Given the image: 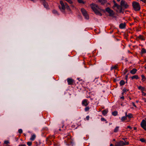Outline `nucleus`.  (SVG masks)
<instances>
[{
    "mask_svg": "<svg viewBox=\"0 0 146 146\" xmlns=\"http://www.w3.org/2000/svg\"><path fill=\"white\" fill-rule=\"evenodd\" d=\"M88 104L89 102H88V100L86 99L84 100L82 102V104L85 106H86Z\"/></svg>",
    "mask_w": 146,
    "mask_h": 146,
    "instance_id": "9",
    "label": "nucleus"
},
{
    "mask_svg": "<svg viewBox=\"0 0 146 146\" xmlns=\"http://www.w3.org/2000/svg\"><path fill=\"white\" fill-rule=\"evenodd\" d=\"M125 116L127 117V112H126L125 113Z\"/></svg>",
    "mask_w": 146,
    "mask_h": 146,
    "instance_id": "53",
    "label": "nucleus"
},
{
    "mask_svg": "<svg viewBox=\"0 0 146 146\" xmlns=\"http://www.w3.org/2000/svg\"><path fill=\"white\" fill-rule=\"evenodd\" d=\"M9 143V142L8 141H5L4 142V144L8 145L7 144Z\"/></svg>",
    "mask_w": 146,
    "mask_h": 146,
    "instance_id": "31",
    "label": "nucleus"
},
{
    "mask_svg": "<svg viewBox=\"0 0 146 146\" xmlns=\"http://www.w3.org/2000/svg\"><path fill=\"white\" fill-rule=\"evenodd\" d=\"M115 139H113V141H115Z\"/></svg>",
    "mask_w": 146,
    "mask_h": 146,
    "instance_id": "59",
    "label": "nucleus"
},
{
    "mask_svg": "<svg viewBox=\"0 0 146 146\" xmlns=\"http://www.w3.org/2000/svg\"><path fill=\"white\" fill-rule=\"evenodd\" d=\"M90 7L92 9H99V7L95 3H92L90 5Z\"/></svg>",
    "mask_w": 146,
    "mask_h": 146,
    "instance_id": "6",
    "label": "nucleus"
},
{
    "mask_svg": "<svg viewBox=\"0 0 146 146\" xmlns=\"http://www.w3.org/2000/svg\"><path fill=\"white\" fill-rule=\"evenodd\" d=\"M146 52V50L144 48H142L141 51V54L145 53Z\"/></svg>",
    "mask_w": 146,
    "mask_h": 146,
    "instance_id": "16",
    "label": "nucleus"
},
{
    "mask_svg": "<svg viewBox=\"0 0 146 146\" xmlns=\"http://www.w3.org/2000/svg\"><path fill=\"white\" fill-rule=\"evenodd\" d=\"M125 26L126 23H121L119 25V27L121 29H123L125 28Z\"/></svg>",
    "mask_w": 146,
    "mask_h": 146,
    "instance_id": "11",
    "label": "nucleus"
},
{
    "mask_svg": "<svg viewBox=\"0 0 146 146\" xmlns=\"http://www.w3.org/2000/svg\"><path fill=\"white\" fill-rule=\"evenodd\" d=\"M138 38L139 39H141L142 40H145V39L144 38L143 36L142 35H140L138 37Z\"/></svg>",
    "mask_w": 146,
    "mask_h": 146,
    "instance_id": "24",
    "label": "nucleus"
},
{
    "mask_svg": "<svg viewBox=\"0 0 146 146\" xmlns=\"http://www.w3.org/2000/svg\"><path fill=\"white\" fill-rule=\"evenodd\" d=\"M112 115L114 116H116L117 114V111H115L113 112L112 113Z\"/></svg>",
    "mask_w": 146,
    "mask_h": 146,
    "instance_id": "19",
    "label": "nucleus"
},
{
    "mask_svg": "<svg viewBox=\"0 0 146 146\" xmlns=\"http://www.w3.org/2000/svg\"><path fill=\"white\" fill-rule=\"evenodd\" d=\"M118 65L117 64L115 65L112 66L111 68V70H112L113 69H116L118 68Z\"/></svg>",
    "mask_w": 146,
    "mask_h": 146,
    "instance_id": "13",
    "label": "nucleus"
},
{
    "mask_svg": "<svg viewBox=\"0 0 146 146\" xmlns=\"http://www.w3.org/2000/svg\"><path fill=\"white\" fill-rule=\"evenodd\" d=\"M133 6L134 9H140L139 4L138 3L135 2L133 3Z\"/></svg>",
    "mask_w": 146,
    "mask_h": 146,
    "instance_id": "2",
    "label": "nucleus"
},
{
    "mask_svg": "<svg viewBox=\"0 0 146 146\" xmlns=\"http://www.w3.org/2000/svg\"><path fill=\"white\" fill-rule=\"evenodd\" d=\"M119 83L121 86H122L124 84L125 82L124 80H121L120 81Z\"/></svg>",
    "mask_w": 146,
    "mask_h": 146,
    "instance_id": "18",
    "label": "nucleus"
},
{
    "mask_svg": "<svg viewBox=\"0 0 146 146\" xmlns=\"http://www.w3.org/2000/svg\"><path fill=\"white\" fill-rule=\"evenodd\" d=\"M141 1H142L143 3H145L146 1V0H140Z\"/></svg>",
    "mask_w": 146,
    "mask_h": 146,
    "instance_id": "49",
    "label": "nucleus"
},
{
    "mask_svg": "<svg viewBox=\"0 0 146 146\" xmlns=\"http://www.w3.org/2000/svg\"><path fill=\"white\" fill-rule=\"evenodd\" d=\"M67 81L68 84L70 85H72L74 82V80L70 78H68Z\"/></svg>",
    "mask_w": 146,
    "mask_h": 146,
    "instance_id": "8",
    "label": "nucleus"
},
{
    "mask_svg": "<svg viewBox=\"0 0 146 146\" xmlns=\"http://www.w3.org/2000/svg\"><path fill=\"white\" fill-rule=\"evenodd\" d=\"M108 111L106 110H104L102 111V114L104 115H106Z\"/></svg>",
    "mask_w": 146,
    "mask_h": 146,
    "instance_id": "21",
    "label": "nucleus"
},
{
    "mask_svg": "<svg viewBox=\"0 0 146 146\" xmlns=\"http://www.w3.org/2000/svg\"><path fill=\"white\" fill-rule=\"evenodd\" d=\"M106 11L108 12L109 14V16L113 17H114L115 13L112 10H105Z\"/></svg>",
    "mask_w": 146,
    "mask_h": 146,
    "instance_id": "3",
    "label": "nucleus"
},
{
    "mask_svg": "<svg viewBox=\"0 0 146 146\" xmlns=\"http://www.w3.org/2000/svg\"><path fill=\"white\" fill-rule=\"evenodd\" d=\"M114 3H115V4H114V6H115V7H116L117 8H118L119 6L118 5L117 3H115V1H114Z\"/></svg>",
    "mask_w": 146,
    "mask_h": 146,
    "instance_id": "33",
    "label": "nucleus"
},
{
    "mask_svg": "<svg viewBox=\"0 0 146 146\" xmlns=\"http://www.w3.org/2000/svg\"><path fill=\"white\" fill-rule=\"evenodd\" d=\"M134 130H136L137 129V128L136 127H134Z\"/></svg>",
    "mask_w": 146,
    "mask_h": 146,
    "instance_id": "55",
    "label": "nucleus"
},
{
    "mask_svg": "<svg viewBox=\"0 0 146 146\" xmlns=\"http://www.w3.org/2000/svg\"><path fill=\"white\" fill-rule=\"evenodd\" d=\"M53 12L55 14L57 13V11L56 10H53Z\"/></svg>",
    "mask_w": 146,
    "mask_h": 146,
    "instance_id": "38",
    "label": "nucleus"
},
{
    "mask_svg": "<svg viewBox=\"0 0 146 146\" xmlns=\"http://www.w3.org/2000/svg\"><path fill=\"white\" fill-rule=\"evenodd\" d=\"M125 92H123L122 93V95H123L124 94Z\"/></svg>",
    "mask_w": 146,
    "mask_h": 146,
    "instance_id": "57",
    "label": "nucleus"
},
{
    "mask_svg": "<svg viewBox=\"0 0 146 146\" xmlns=\"http://www.w3.org/2000/svg\"><path fill=\"white\" fill-rule=\"evenodd\" d=\"M125 142H124V145H128L129 144V142H126L125 141Z\"/></svg>",
    "mask_w": 146,
    "mask_h": 146,
    "instance_id": "32",
    "label": "nucleus"
},
{
    "mask_svg": "<svg viewBox=\"0 0 146 146\" xmlns=\"http://www.w3.org/2000/svg\"><path fill=\"white\" fill-rule=\"evenodd\" d=\"M143 87H142L141 86H139L138 87V89H141L143 88Z\"/></svg>",
    "mask_w": 146,
    "mask_h": 146,
    "instance_id": "46",
    "label": "nucleus"
},
{
    "mask_svg": "<svg viewBox=\"0 0 146 146\" xmlns=\"http://www.w3.org/2000/svg\"><path fill=\"white\" fill-rule=\"evenodd\" d=\"M120 5L121 6L125 9L128 8L129 5L127 3L124 1L122 0L121 1Z\"/></svg>",
    "mask_w": 146,
    "mask_h": 146,
    "instance_id": "1",
    "label": "nucleus"
},
{
    "mask_svg": "<svg viewBox=\"0 0 146 146\" xmlns=\"http://www.w3.org/2000/svg\"><path fill=\"white\" fill-rule=\"evenodd\" d=\"M129 99L130 100H131V98H130V97H129Z\"/></svg>",
    "mask_w": 146,
    "mask_h": 146,
    "instance_id": "63",
    "label": "nucleus"
},
{
    "mask_svg": "<svg viewBox=\"0 0 146 146\" xmlns=\"http://www.w3.org/2000/svg\"><path fill=\"white\" fill-rule=\"evenodd\" d=\"M44 6L45 7V8H47V3H45L44 4Z\"/></svg>",
    "mask_w": 146,
    "mask_h": 146,
    "instance_id": "40",
    "label": "nucleus"
},
{
    "mask_svg": "<svg viewBox=\"0 0 146 146\" xmlns=\"http://www.w3.org/2000/svg\"><path fill=\"white\" fill-rule=\"evenodd\" d=\"M89 109L90 108L88 107H87L85 108V110L86 111H88L89 110Z\"/></svg>",
    "mask_w": 146,
    "mask_h": 146,
    "instance_id": "30",
    "label": "nucleus"
},
{
    "mask_svg": "<svg viewBox=\"0 0 146 146\" xmlns=\"http://www.w3.org/2000/svg\"><path fill=\"white\" fill-rule=\"evenodd\" d=\"M128 72V70L127 69H125L124 70V74H125Z\"/></svg>",
    "mask_w": 146,
    "mask_h": 146,
    "instance_id": "39",
    "label": "nucleus"
},
{
    "mask_svg": "<svg viewBox=\"0 0 146 146\" xmlns=\"http://www.w3.org/2000/svg\"><path fill=\"white\" fill-rule=\"evenodd\" d=\"M89 116H87L86 117V119L87 120H88L89 119Z\"/></svg>",
    "mask_w": 146,
    "mask_h": 146,
    "instance_id": "44",
    "label": "nucleus"
},
{
    "mask_svg": "<svg viewBox=\"0 0 146 146\" xmlns=\"http://www.w3.org/2000/svg\"><path fill=\"white\" fill-rule=\"evenodd\" d=\"M36 137V136L35 135L33 134V135H32L31 138H30V140L31 141H33Z\"/></svg>",
    "mask_w": 146,
    "mask_h": 146,
    "instance_id": "17",
    "label": "nucleus"
},
{
    "mask_svg": "<svg viewBox=\"0 0 146 146\" xmlns=\"http://www.w3.org/2000/svg\"><path fill=\"white\" fill-rule=\"evenodd\" d=\"M62 10V11L63 12L64 11V10L63 9V10Z\"/></svg>",
    "mask_w": 146,
    "mask_h": 146,
    "instance_id": "60",
    "label": "nucleus"
},
{
    "mask_svg": "<svg viewBox=\"0 0 146 146\" xmlns=\"http://www.w3.org/2000/svg\"><path fill=\"white\" fill-rule=\"evenodd\" d=\"M140 141L142 142H145L146 141L144 138H141L140 139Z\"/></svg>",
    "mask_w": 146,
    "mask_h": 146,
    "instance_id": "27",
    "label": "nucleus"
},
{
    "mask_svg": "<svg viewBox=\"0 0 146 146\" xmlns=\"http://www.w3.org/2000/svg\"><path fill=\"white\" fill-rule=\"evenodd\" d=\"M98 1L102 4H104L106 2V0H98Z\"/></svg>",
    "mask_w": 146,
    "mask_h": 146,
    "instance_id": "14",
    "label": "nucleus"
},
{
    "mask_svg": "<svg viewBox=\"0 0 146 146\" xmlns=\"http://www.w3.org/2000/svg\"><path fill=\"white\" fill-rule=\"evenodd\" d=\"M143 100H144L145 102H146V99L145 98H143Z\"/></svg>",
    "mask_w": 146,
    "mask_h": 146,
    "instance_id": "42",
    "label": "nucleus"
},
{
    "mask_svg": "<svg viewBox=\"0 0 146 146\" xmlns=\"http://www.w3.org/2000/svg\"><path fill=\"white\" fill-rule=\"evenodd\" d=\"M81 11L83 15L85 17L86 19H88L89 17L85 10H81Z\"/></svg>",
    "mask_w": 146,
    "mask_h": 146,
    "instance_id": "4",
    "label": "nucleus"
},
{
    "mask_svg": "<svg viewBox=\"0 0 146 146\" xmlns=\"http://www.w3.org/2000/svg\"><path fill=\"white\" fill-rule=\"evenodd\" d=\"M137 70L136 69L134 68L132 70H130V73L133 74H134L136 73Z\"/></svg>",
    "mask_w": 146,
    "mask_h": 146,
    "instance_id": "12",
    "label": "nucleus"
},
{
    "mask_svg": "<svg viewBox=\"0 0 146 146\" xmlns=\"http://www.w3.org/2000/svg\"><path fill=\"white\" fill-rule=\"evenodd\" d=\"M106 9H110V8H107Z\"/></svg>",
    "mask_w": 146,
    "mask_h": 146,
    "instance_id": "61",
    "label": "nucleus"
},
{
    "mask_svg": "<svg viewBox=\"0 0 146 146\" xmlns=\"http://www.w3.org/2000/svg\"><path fill=\"white\" fill-rule=\"evenodd\" d=\"M141 92H143V91L144 90V88L143 87L141 89Z\"/></svg>",
    "mask_w": 146,
    "mask_h": 146,
    "instance_id": "43",
    "label": "nucleus"
},
{
    "mask_svg": "<svg viewBox=\"0 0 146 146\" xmlns=\"http://www.w3.org/2000/svg\"><path fill=\"white\" fill-rule=\"evenodd\" d=\"M132 103V104H133V106L134 107H136V105H135V103H134V102H133Z\"/></svg>",
    "mask_w": 146,
    "mask_h": 146,
    "instance_id": "48",
    "label": "nucleus"
},
{
    "mask_svg": "<svg viewBox=\"0 0 146 146\" xmlns=\"http://www.w3.org/2000/svg\"><path fill=\"white\" fill-rule=\"evenodd\" d=\"M60 3L62 9H68V8L69 7L66 3H65L64 4L62 1H61L60 2Z\"/></svg>",
    "mask_w": 146,
    "mask_h": 146,
    "instance_id": "7",
    "label": "nucleus"
},
{
    "mask_svg": "<svg viewBox=\"0 0 146 146\" xmlns=\"http://www.w3.org/2000/svg\"><path fill=\"white\" fill-rule=\"evenodd\" d=\"M127 117L129 118H131L133 117L131 113H129L127 115Z\"/></svg>",
    "mask_w": 146,
    "mask_h": 146,
    "instance_id": "25",
    "label": "nucleus"
},
{
    "mask_svg": "<svg viewBox=\"0 0 146 146\" xmlns=\"http://www.w3.org/2000/svg\"><path fill=\"white\" fill-rule=\"evenodd\" d=\"M128 78V74L125 76L126 79L127 80Z\"/></svg>",
    "mask_w": 146,
    "mask_h": 146,
    "instance_id": "52",
    "label": "nucleus"
},
{
    "mask_svg": "<svg viewBox=\"0 0 146 146\" xmlns=\"http://www.w3.org/2000/svg\"><path fill=\"white\" fill-rule=\"evenodd\" d=\"M128 90L124 89L123 90V92H126L127 91H128Z\"/></svg>",
    "mask_w": 146,
    "mask_h": 146,
    "instance_id": "37",
    "label": "nucleus"
},
{
    "mask_svg": "<svg viewBox=\"0 0 146 146\" xmlns=\"http://www.w3.org/2000/svg\"><path fill=\"white\" fill-rule=\"evenodd\" d=\"M5 146H11L9 145H7Z\"/></svg>",
    "mask_w": 146,
    "mask_h": 146,
    "instance_id": "58",
    "label": "nucleus"
},
{
    "mask_svg": "<svg viewBox=\"0 0 146 146\" xmlns=\"http://www.w3.org/2000/svg\"><path fill=\"white\" fill-rule=\"evenodd\" d=\"M78 2L80 3H83V1L82 0H77Z\"/></svg>",
    "mask_w": 146,
    "mask_h": 146,
    "instance_id": "35",
    "label": "nucleus"
},
{
    "mask_svg": "<svg viewBox=\"0 0 146 146\" xmlns=\"http://www.w3.org/2000/svg\"><path fill=\"white\" fill-rule=\"evenodd\" d=\"M99 10H93L96 14L100 16H102V14L101 12L99 11Z\"/></svg>",
    "mask_w": 146,
    "mask_h": 146,
    "instance_id": "10",
    "label": "nucleus"
},
{
    "mask_svg": "<svg viewBox=\"0 0 146 146\" xmlns=\"http://www.w3.org/2000/svg\"><path fill=\"white\" fill-rule=\"evenodd\" d=\"M110 146H113V145L112 144H111L110 145Z\"/></svg>",
    "mask_w": 146,
    "mask_h": 146,
    "instance_id": "56",
    "label": "nucleus"
},
{
    "mask_svg": "<svg viewBox=\"0 0 146 146\" xmlns=\"http://www.w3.org/2000/svg\"><path fill=\"white\" fill-rule=\"evenodd\" d=\"M18 132L19 133H21L23 132L22 129H19L18 130Z\"/></svg>",
    "mask_w": 146,
    "mask_h": 146,
    "instance_id": "34",
    "label": "nucleus"
},
{
    "mask_svg": "<svg viewBox=\"0 0 146 146\" xmlns=\"http://www.w3.org/2000/svg\"><path fill=\"white\" fill-rule=\"evenodd\" d=\"M141 127L145 131H146V121L143 119L141 123Z\"/></svg>",
    "mask_w": 146,
    "mask_h": 146,
    "instance_id": "5",
    "label": "nucleus"
},
{
    "mask_svg": "<svg viewBox=\"0 0 146 146\" xmlns=\"http://www.w3.org/2000/svg\"><path fill=\"white\" fill-rule=\"evenodd\" d=\"M131 78L132 79H139V77L137 75L133 76L131 77Z\"/></svg>",
    "mask_w": 146,
    "mask_h": 146,
    "instance_id": "15",
    "label": "nucleus"
},
{
    "mask_svg": "<svg viewBox=\"0 0 146 146\" xmlns=\"http://www.w3.org/2000/svg\"><path fill=\"white\" fill-rule=\"evenodd\" d=\"M115 145L117 146H121L118 142H116L115 144Z\"/></svg>",
    "mask_w": 146,
    "mask_h": 146,
    "instance_id": "36",
    "label": "nucleus"
},
{
    "mask_svg": "<svg viewBox=\"0 0 146 146\" xmlns=\"http://www.w3.org/2000/svg\"><path fill=\"white\" fill-rule=\"evenodd\" d=\"M141 76L142 78V81L143 82L144 81V80H145L144 79L145 78V76L144 75H142Z\"/></svg>",
    "mask_w": 146,
    "mask_h": 146,
    "instance_id": "28",
    "label": "nucleus"
},
{
    "mask_svg": "<svg viewBox=\"0 0 146 146\" xmlns=\"http://www.w3.org/2000/svg\"><path fill=\"white\" fill-rule=\"evenodd\" d=\"M127 128H129V129H132V127H131V126H127Z\"/></svg>",
    "mask_w": 146,
    "mask_h": 146,
    "instance_id": "51",
    "label": "nucleus"
},
{
    "mask_svg": "<svg viewBox=\"0 0 146 146\" xmlns=\"http://www.w3.org/2000/svg\"><path fill=\"white\" fill-rule=\"evenodd\" d=\"M127 139V138H122V139L123 140H124V141H125V139Z\"/></svg>",
    "mask_w": 146,
    "mask_h": 146,
    "instance_id": "54",
    "label": "nucleus"
},
{
    "mask_svg": "<svg viewBox=\"0 0 146 146\" xmlns=\"http://www.w3.org/2000/svg\"><path fill=\"white\" fill-rule=\"evenodd\" d=\"M118 142L119 143L121 146H123L124 145V142L123 141H120Z\"/></svg>",
    "mask_w": 146,
    "mask_h": 146,
    "instance_id": "20",
    "label": "nucleus"
},
{
    "mask_svg": "<svg viewBox=\"0 0 146 146\" xmlns=\"http://www.w3.org/2000/svg\"><path fill=\"white\" fill-rule=\"evenodd\" d=\"M69 140L70 141V142H71V143H72V142L71 141V139H70Z\"/></svg>",
    "mask_w": 146,
    "mask_h": 146,
    "instance_id": "62",
    "label": "nucleus"
},
{
    "mask_svg": "<svg viewBox=\"0 0 146 146\" xmlns=\"http://www.w3.org/2000/svg\"><path fill=\"white\" fill-rule=\"evenodd\" d=\"M142 92V95H143V96H145V95L146 94L144 92Z\"/></svg>",
    "mask_w": 146,
    "mask_h": 146,
    "instance_id": "47",
    "label": "nucleus"
},
{
    "mask_svg": "<svg viewBox=\"0 0 146 146\" xmlns=\"http://www.w3.org/2000/svg\"><path fill=\"white\" fill-rule=\"evenodd\" d=\"M145 68L146 69V66L145 67Z\"/></svg>",
    "mask_w": 146,
    "mask_h": 146,
    "instance_id": "64",
    "label": "nucleus"
},
{
    "mask_svg": "<svg viewBox=\"0 0 146 146\" xmlns=\"http://www.w3.org/2000/svg\"><path fill=\"white\" fill-rule=\"evenodd\" d=\"M127 117L125 116L122 117L121 118V120L122 121H125L127 119Z\"/></svg>",
    "mask_w": 146,
    "mask_h": 146,
    "instance_id": "22",
    "label": "nucleus"
},
{
    "mask_svg": "<svg viewBox=\"0 0 146 146\" xmlns=\"http://www.w3.org/2000/svg\"><path fill=\"white\" fill-rule=\"evenodd\" d=\"M124 10H116L117 12L118 13L123 12V11Z\"/></svg>",
    "mask_w": 146,
    "mask_h": 146,
    "instance_id": "26",
    "label": "nucleus"
},
{
    "mask_svg": "<svg viewBox=\"0 0 146 146\" xmlns=\"http://www.w3.org/2000/svg\"><path fill=\"white\" fill-rule=\"evenodd\" d=\"M120 98L121 99H122V100H123L124 99V98L123 96H122V97H121Z\"/></svg>",
    "mask_w": 146,
    "mask_h": 146,
    "instance_id": "50",
    "label": "nucleus"
},
{
    "mask_svg": "<svg viewBox=\"0 0 146 146\" xmlns=\"http://www.w3.org/2000/svg\"><path fill=\"white\" fill-rule=\"evenodd\" d=\"M119 127H116L114 130V132L115 133L117 132L119 130Z\"/></svg>",
    "mask_w": 146,
    "mask_h": 146,
    "instance_id": "23",
    "label": "nucleus"
},
{
    "mask_svg": "<svg viewBox=\"0 0 146 146\" xmlns=\"http://www.w3.org/2000/svg\"><path fill=\"white\" fill-rule=\"evenodd\" d=\"M27 144L29 146H30L31 145L32 143L31 142H28Z\"/></svg>",
    "mask_w": 146,
    "mask_h": 146,
    "instance_id": "29",
    "label": "nucleus"
},
{
    "mask_svg": "<svg viewBox=\"0 0 146 146\" xmlns=\"http://www.w3.org/2000/svg\"><path fill=\"white\" fill-rule=\"evenodd\" d=\"M19 146H26V145L25 144H21L19 145Z\"/></svg>",
    "mask_w": 146,
    "mask_h": 146,
    "instance_id": "45",
    "label": "nucleus"
},
{
    "mask_svg": "<svg viewBox=\"0 0 146 146\" xmlns=\"http://www.w3.org/2000/svg\"><path fill=\"white\" fill-rule=\"evenodd\" d=\"M101 120L102 121H106V120L103 117H102L101 118Z\"/></svg>",
    "mask_w": 146,
    "mask_h": 146,
    "instance_id": "41",
    "label": "nucleus"
}]
</instances>
